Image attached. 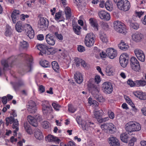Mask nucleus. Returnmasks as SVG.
Listing matches in <instances>:
<instances>
[{
	"instance_id": "f257e3e1",
	"label": "nucleus",
	"mask_w": 146,
	"mask_h": 146,
	"mask_svg": "<svg viewBox=\"0 0 146 146\" xmlns=\"http://www.w3.org/2000/svg\"><path fill=\"white\" fill-rule=\"evenodd\" d=\"M15 59L14 56L10 57L7 59H3L1 61V65L3 66V70L0 67V76L5 73V71L7 70L9 67L11 66V65Z\"/></svg>"
},
{
	"instance_id": "f03ea898",
	"label": "nucleus",
	"mask_w": 146,
	"mask_h": 146,
	"mask_svg": "<svg viewBox=\"0 0 146 146\" xmlns=\"http://www.w3.org/2000/svg\"><path fill=\"white\" fill-rule=\"evenodd\" d=\"M141 127L140 124L136 121H130L125 125V129L130 132L139 131L141 130Z\"/></svg>"
},
{
	"instance_id": "7ed1b4c3",
	"label": "nucleus",
	"mask_w": 146,
	"mask_h": 146,
	"mask_svg": "<svg viewBox=\"0 0 146 146\" xmlns=\"http://www.w3.org/2000/svg\"><path fill=\"white\" fill-rule=\"evenodd\" d=\"M76 120L77 123L81 125L82 128L84 132L88 131L89 127H92L91 125L94 124L93 123L90 122L89 121L82 120L80 116L77 117Z\"/></svg>"
},
{
	"instance_id": "20e7f679",
	"label": "nucleus",
	"mask_w": 146,
	"mask_h": 146,
	"mask_svg": "<svg viewBox=\"0 0 146 146\" xmlns=\"http://www.w3.org/2000/svg\"><path fill=\"white\" fill-rule=\"evenodd\" d=\"M5 120L6 124L7 126H8L9 123L11 124L13 123L12 127L13 129H15L13 131V135L14 136L17 135V132L19 130V123L17 119H15L13 117H11L6 118Z\"/></svg>"
},
{
	"instance_id": "39448f33",
	"label": "nucleus",
	"mask_w": 146,
	"mask_h": 146,
	"mask_svg": "<svg viewBox=\"0 0 146 146\" xmlns=\"http://www.w3.org/2000/svg\"><path fill=\"white\" fill-rule=\"evenodd\" d=\"M95 38V36L93 33H90L87 34L84 39L85 44L88 47H91L94 44Z\"/></svg>"
},
{
	"instance_id": "423d86ee",
	"label": "nucleus",
	"mask_w": 146,
	"mask_h": 146,
	"mask_svg": "<svg viewBox=\"0 0 146 146\" xmlns=\"http://www.w3.org/2000/svg\"><path fill=\"white\" fill-rule=\"evenodd\" d=\"M114 27L117 32L125 34L127 31L124 24L119 21H114L113 23Z\"/></svg>"
},
{
	"instance_id": "0eeeda50",
	"label": "nucleus",
	"mask_w": 146,
	"mask_h": 146,
	"mask_svg": "<svg viewBox=\"0 0 146 146\" xmlns=\"http://www.w3.org/2000/svg\"><path fill=\"white\" fill-rule=\"evenodd\" d=\"M117 5L118 9L125 11H128L130 7V3L127 0H121Z\"/></svg>"
},
{
	"instance_id": "6e6552de",
	"label": "nucleus",
	"mask_w": 146,
	"mask_h": 146,
	"mask_svg": "<svg viewBox=\"0 0 146 146\" xmlns=\"http://www.w3.org/2000/svg\"><path fill=\"white\" fill-rule=\"evenodd\" d=\"M102 89L103 92L106 94H110L113 90L112 84L108 82H104L102 85Z\"/></svg>"
},
{
	"instance_id": "1a4fd4ad",
	"label": "nucleus",
	"mask_w": 146,
	"mask_h": 146,
	"mask_svg": "<svg viewBox=\"0 0 146 146\" xmlns=\"http://www.w3.org/2000/svg\"><path fill=\"white\" fill-rule=\"evenodd\" d=\"M101 127L103 130H107L111 133H114L116 130L114 125L111 123H104L101 125Z\"/></svg>"
},
{
	"instance_id": "9d476101",
	"label": "nucleus",
	"mask_w": 146,
	"mask_h": 146,
	"mask_svg": "<svg viewBox=\"0 0 146 146\" xmlns=\"http://www.w3.org/2000/svg\"><path fill=\"white\" fill-rule=\"evenodd\" d=\"M48 21L45 18L40 17L38 22V27L41 30H45L48 26Z\"/></svg>"
},
{
	"instance_id": "9b49d317",
	"label": "nucleus",
	"mask_w": 146,
	"mask_h": 146,
	"mask_svg": "<svg viewBox=\"0 0 146 146\" xmlns=\"http://www.w3.org/2000/svg\"><path fill=\"white\" fill-rule=\"evenodd\" d=\"M131 65L132 69L135 71H139L140 67L137 59L134 57H131L130 59Z\"/></svg>"
},
{
	"instance_id": "f8f14e48",
	"label": "nucleus",
	"mask_w": 146,
	"mask_h": 146,
	"mask_svg": "<svg viewBox=\"0 0 146 146\" xmlns=\"http://www.w3.org/2000/svg\"><path fill=\"white\" fill-rule=\"evenodd\" d=\"M28 104L27 108L28 111L31 113H35L37 110L35 102L32 100H30L28 102Z\"/></svg>"
},
{
	"instance_id": "ddd939ff",
	"label": "nucleus",
	"mask_w": 146,
	"mask_h": 146,
	"mask_svg": "<svg viewBox=\"0 0 146 146\" xmlns=\"http://www.w3.org/2000/svg\"><path fill=\"white\" fill-rule=\"evenodd\" d=\"M128 56L126 53H124L121 54L120 56L119 61L121 65L123 68L127 66L128 64Z\"/></svg>"
},
{
	"instance_id": "4468645a",
	"label": "nucleus",
	"mask_w": 146,
	"mask_h": 146,
	"mask_svg": "<svg viewBox=\"0 0 146 146\" xmlns=\"http://www.w3.org/2000/svg\"><path fill=\"white\" fill-rule=\"evenodd\" d=\"M25 28L28 36L31 39L33 38L34 36V32L31 26L29 24H25Z\"/></svg>"
},
{
	"instance_id": "2eb2a0df",
	"label": "nucleus",
	"mask_w": 146,
	"mask_h": 146,
	"mask_svg": "<svg viewBox=\"0 0 146 146\" xmlns=\"http://www.w3.org/2000/svg\"><path fill=\"white\" fill-rule=\"evenodd\" d=\"M11 84L12 85L13 88L16 91L18 90L19 87L24 86L25 85V82L22 79L19 80L16 82H11Z\"/></svg>"
},
{
	"instance_id": "dca6fc26",
	"label": "nucleus",
	"mask_w": 146,
	"mask_h": 146,
	"mask_svg": "<svg viewBox=\"0 0 146 146\" xmlns=\"http://www.w3.org/2000/svg\"><path fill=\"white\" fill-rule=\"evenodd\" d=\"M88 86L89 91L94 95L98 93L99 91V87L98 86L90 83L88 84Z\"/></svg>"
},
{
	"instance_id": "f3484780",
	"label": "nucleus",
	"mask_w": 146,
	"mask_h": 146,
	"mask_svg": "<svg viewBox=\"0 0 146 146\" xmlns=\"http://www.w3.org/2000/svg\"><path fill=\"white\" fill-rule=\"evenodd\" d=\"M98 15L99 17L104 20L108 21L110 19V14L105 11L102 10L99 12Z\"/></svg>"
},
{
	"instance_id": "a211bd4d",
	"label": "nucleus",
	"mask_w": 146,
	"mask_h": 146,
	"mask_svg": "<svg viewBox=\"0 0 146 146\" xmlns=\"http://www.w3.org/2000/svg\"><path fill=\"white\" fill-rule=\"evenodd\" d=\"M134 52L135 55L139 60L142 62L144 61L145 59V56L142 50L137 49L135 50Z\"/></svg>"
},
{
	"instance_id": "6ab92c4d",
	"label": "nucleus",
	"mask_w": 146,
	"mask_h": 146,
	"mask_svg": "<svg viewBox=\"0 0 146 146\" xmlns=\"http://www.w3.org/2000/svg\"><path fill=\"white\" fill-rule=\"evenodd\" d=\"M106 53L109 58L113 59L117 55V52L116 50L111 48H109L106 50Z\"/></svg>"
},
{
	"instance_id": "aec40b11",
	"label": "nucleus",
	"mask_w": 146,
	"mask_h": 146,
	"mask_svg": "<svg viewBox=\"0 0 146 146\" xmlns=\"http://www.w3.org/2000/svg\"><path fill=\"white\" fill-rule=\"evenodd\" d=\"M108 142L111 146H119L118 140L115 137H111L109 138Z\"/></svg>"
},
{
	"instance_id": "412c9836",
	"label": "nucleus",
	"mask_w": 146,
	"mask_h": 146,
	"mask_svg": "<svg viewBox=\"0 0 146 146\" xmlns=\"http://www.w3.org/2000/svg\"><path fill=\"white\" fill-rule=\"evenodd\" d=\"M20 12L19 11L15 10L13 11L11 15L12 20L13 23H15L19 19Z\"/></svg>"
},
{
	"instance_id": "4be33fe9",
	"label": "nucleus",
	"mask_w": 146,
	"mask_h": 146,
	"mask_svg": "<svg viewBox=\"0 0 146 146\" xmlns=\"http://www.w3.org/2000/svg\"><path fill=\"white\" fill-rule=\"evenodd\" d=\"M131 37L133 41L137 42L141 40L143 37V35L140 33H136L132 35Z\"/></svg>"
},
{
	"instance_id": "5701e85b",
	"label": "nucleus",
	"mask_w": 146,
	"mask_h": 146,
	"mask_svg": "<svg viewBox=\"0 0 146 146\" xmlns=\"http://www.w3.org/2000/svg\"><path fill=\"white\" fill-rule=\"evenodd\" d=\"M46 41L47 43L49 45L53 46L55 44V41L53 36L51 34H48L46 36Z\"/></svg>"
},
{
	"instance_id": "b1692460",
	"label": "nucleus",
	"mask_w": 146,
	"mask_h": 146,
	"mask_svg": "<svg viewBox=\"0 0 146 146\" xmlns=\"http://www.w3.org/2000/svg\"><path fill=\"white\" fill-rule=\"evenodd\" d=\"M45 140L48 142H55L58 143H59L60 141V139L57 137H54L51 135H48L46 137Z\"/></svg>"
},
{
	"instance_id": "393cba45",
	"label": "nucleus",
	"mask_w": 146,
	"mask_h": 146,
	"mask_svg": "<svg viewBox=\"0 0 146 146\" xmlns=\"http://www.w3.org/2000/svg\"><path fill=\"white\" fill-rule=\"evenodd\" d=\"M27 119L29 123L32 125L36 127L38 126V124L37 121L31 115L28 116L27 117Z\"/></svg>"
},
{
	"instance_id": "a878e982",
	"label": "nucleus",
	"mask_w": 146,
	"mask_h": 146,
	"mask_svg": "<svg viewBox=\"0 0 146 146\" xmlns=\"http://www.w3.org/2000/svg\"><path fill=\"white\" fill-rule=\"evenodd\" d=\"M37 48L40 51L39 53V55H42L41 52L43 54H45L46 50H47V46L44 44H38L37 45Z\"/></svg>"
},
{
	"instance_id": "bb28decb",
	"label": "nucleus",
	"mask_w": 146,
	"mask_h": 146,
	"mask_svg": "<svg viewBox=\"0 0 146 146\" xmlns=\"http://www.w3.org/2000/svg\"><path fill=\"white\" fill-rule=\"evenodd\" d=\"M74 77L77 82L78 84L81 83L83 81V77L82 74L79 72L76 73L74 75Z\"/></svg>"
},
{
	"instance_id": "cd10ccee",
	"label": "nucleus",
	"mask_w": 146,
	"mask_h": 146,
	"mask_svg": "<svg viewBox=\"0 0 146 146\" xmlns=\"http://www.w3.org/2000/svg\"><path fill=\"white\" fill-rule=\"evenodd\" d=\"M25 28L24 25L21 21L18 22L15 25V29L16 31L18 32H21Z\"/></svg>"
},
{
	"instance_id": "c85d7f7f",
	"label": "nucleus",
	"mask_w": 146,
	"mask_h": 146,
	"mask_svg": "<svg viewBox=\"0 0 146 146\" xmlns=\"http://www.w3.org/2000/svg\"><path fill=\"white\" fill-rule=\"evenodd\" d=\"M115 71L114 68L111 65H109L106 68V72L107 75L109 76L113 75Z\"/></svg>"
},
{
	"instance_id": "c756f323",
	"label": "nucleus",
	"mask_w": 146,
	"mask_h": 146,
	"mask_svg": "<svg viewBox=\"0 0 146 146\" xmlns=\"http://www.w3.org/2000/svg\"><path fill=\"white\" fill-rule=\"evenodd\" d=\"M34 135L36 138L39 140H41L43 138V136L40 130L38 129L35 130Z\"/></svg>"
},
{
	"instance_id": "7c9ffc66",
	"label": "nucleus",
	"mask_w": 146,
	"mask_h": 146,
	"mask_svg": "<svg viewBox=\"0 0 146 146\" xmlns=\"http://www.w3.org/2000/svg\"><path fill=\"white\" fill-rule=\"evenodd\" d=\"M23 56L26 57L27 59V65L29 68L31 69L33 61L32 58L30 56L25 54H23Z\"/></svg>"
},
{
	"instance_id": "2f4dec72",
	"label": "nucleus",
	"mask_w": 146,
	"mask_h": 146,
	"mask_svg": "<svg viewBox=\"0 0 146 146\" xmlns=\"http://www.w3.org/2000/svg\"><path fill=\"white\" fill-rule=\"evenodd\" d=\"M64 12L66 19H69L71 18L72 15L71 11L70 8L68 7H65Z\"/></svg>"
},
{
	"instance_id": "473e14b6",
	"label": "nucleus",
	"mask_w": 146,
	"mask_h": 146,
	"mask_svg": "<svg viewBox=\"0 0 146 146\" xmlns=\"http://www.w3.org/2000/svg\"><path fill=\"white\" fill-rule=\"evenodd\" d=\"M89 21L90 23L94 28L95 30L98 31V25L95 20L92 18H91Z\"/></svg>"
},
{
	"instance_id": "72a5a7b5",
	"label": "nucleus",
	"mask_w": 146,
	"mask_h": 146,
	"mask_svg": "<svg viewBox=\"0 0 146 146\" xmlns=\"http://www.w3.org/2000/svg\"><path fill=\"white\" fill-rule=\"evenodd\" d=\"M42 111L44 115H47L51 113L52 110V108L51 106H49L45 107H42Z\"/></svg>"
},
{
	"instance_id": "f704fd0d",
	"label": "nucleus",
	"mask_w": 146,
	"mask_h": 146,
	"mask_svg": "<svg viewBox=\"0 0 146 146\" xmlns=\"http://www.w3.org/2000/svg\"><path fill=\"white\" fill-rule=\"evenodd\" d=\"M102 110L94 111V117L97 120L98 122L102 117L101 113H102Z\"/></svg>"
},
{
	"instance_id": "c9c22d12",
	"label": "nucleus",
	"mask_w": 146,
	"mask_h": 146,
	"mask_svg": "<svg viewBox=\"0 0 146 146\" xmlns=\"http://www.w3.org/2000/svg\"><path fill=\"white\" fill-rule=\"evenodd\" d=\"M119 48L123 51H125L127 49L129 46L127 44L125 43L124 42H121L118 45Z\"/></svg>"
},
{
	"instance_id": "e433bc0d",
	"label": "nucleus",
	"mask_w": 146,
	"mask_h": 146,
	"mask_svg": "<svg viewBox=\"0 0 146 146\" xmlns=\"http://www.w3.org/2000/svg\"><path fill=\"white\" fill-rule=\"evenodd\" d=\"M52 66L53 69L56 72H59L60 67L57 62L54 61L52 62Z\"/></svg>"
},
{
	"instance_id": "4c0bfd02",
	"label": "nucleus",
	"mask_w": 146,
	"mask_h": 146,
	"mask_svg": "<svg viewBox=\"0 0 146 146\" xmlns=\"http://www.w3.org/2000/svg\"><path fill=\"white\" fill-rule=\"evenodd\" d=\"M146 85V82L145 80H140L135 81V86L137 87H143Z\"/></svg>"
},
{
	"instance_id": "58836bf2",
	"label": "nucleus",
	"mask_w": 146,
	"mask_h": 146,
	"mask_svg": "<svg viewBox=\"0 0 146 146\" xmlns=\"http://www.w3.org/2000/svg\"><path fill=\"white\" fill-rule=\"evenodd\" d=\"M24 127L25 131L29 134L31 135L33 133L32 130L30 125L27 123H24Z\"/></svg>"
},
{
	"instance_id": "ea45409f",
	"label": "nucleus",
	"mask_w": 146,
	"mask_h": 146,
	"mask_svg": "<svg viewBox=\"0 0 146 146\" xmlns=\"http://www.w3.org/2000/svg\"><path fill=\"white\" fill-rule=\"evenodd\" d=\"M128 138V135L126 133H123L121 134V139L124 142L127 143Z\"/></svg>"
},
{
	"instance_id": "a19ab883",
	"label": "nucleus",
	"mask_w": 146,
	"mask_h": 146,
	"mask_svg": "<svg viewBox=\"0 0 146 146\" xmlns=\"http://www.w3.org/2000/svg\"><path fill=\"white\" fill-rule=\"evenodd\" d=\"M100 39L103 42H106L108 41V39L106 34L103 31H101L100 33Z\"/></svg>"
},
{
	"instance_id": "79ce46f5",
	"label": "nucleus",
	"mask_w": 146,
	"mask_h": 146,
	"mask_svg": "<svg viewBox=\"0 0 146 146\" xmlns=\"http://www.w3.org/2000/svg\"><path fill=\"white\" fill-rule=\"evenodd\" d=\"M61 11H59L56 13L55 19L58 22L64 21V18H62L61 17Z\"/></svg>"
},
{
	"instance_id": "37998d69",
	"label": "nucleus",
	"mask_w": 146,
	"mask_h": 146,
	"mask_svg": "<svg viewBox=\"0 0 146 146\" xmlns=\"http://www.w3.org/2000/svg\"><path fill=\"white\" fill-rule=\"evenodd\" d=\"M94 98L100 102H102L104 101V99L102 96L101 94H97L94 95Z\"/></svg>"
},
{
	"instance_id": "c03bdc74",
	"label": "nucleus",
	"mask_w": 146,
	"mask_h": 146,
	"mask_svg": "<svg viewBox=\"0 0 146 146\" xmlns=\"http://www.w3.org/2000/svg\"><path fill=\"white\" fill-rule=\"evenodd\" d=\"M128 23L129 24L130 27L134 29H137L139 28V25L137 23H133L129 21Z\"/></svg>"
},
{
	"instance_id": "a18cd8bd",
	"label": "nucleus",
	"mask_w": 146,
	"mask_h": 146,
	"mask_svg": "<svg viewBox=\"0 0 146 146\" xmlns=\"http://www.w3.org/2000/svg\"><path fill=\"white\" fill-rule=\"evenodd\" d=\"M20 46L24 49H27L29 46L28 43L24 40L20 42Z\"/></svg>"
},
{
	"instance_id": "49530a36",
	"label": "nucleus",
	"mask_w": 146,
	"mask_h": 146,
	"mask_svg": "<svg viewBox=\"0 0 146 146\" xmlns=\"http://www.w3.org/2000/svg\"><path fill=\"white\" fill-rule=\"evenodd\" d=\"M106 9L108 11H111L113 9L112 5L110 3L109 1H107L105 4Z\"/></svg>"
},
{
	"instance_id": "de8ad7c7",
	"label": "nucleus",
	"mask_w": 146,
	"mask_h": 146,
	"mask_svg": "<svg viewBox=\"0 0 146 146\" xmlns=\"http://www.w3.org/2000/svg\"><path fill=\"white\" fill-rule=\"evenodd\" d=\"M81 29V27L77 25L73 27V30L74 32L78 35H79L80 33V30Z\"/></svg>"
},
{
	"instance_id": "09e8293b",
	"label": "nucleus",
	"mask_w": 146,
	"mask_h": 146,
	"mask_svg": "<svg viewBox=\"0 0 146 146\" xmlns=\"http://www.w3.org/2000/svg\"><path fill=\"white\" fill-rule=\"evenodd\" d=\"M40 63L41 65L43 67L47 68L50 66V64L49 62L46 60L41 61Z\"/></svg>"
},
{
	"instance_id": "8fccbe9b",
	"label": "nucleus",
	"mask_w": 146,
	"mask_h": 146,
	"mask_svg": "<svg viewBox=\"0 0 146 146\" xmlns=\"http://www.w3.org/2000/svg\"><path fill=\"white\" fill-rule=\"evenodd\" d=\"M7 30L5 33V35L7 36H9L11 34L12 29L9 26L7 27Z\"/></svg>"
},
{
	"instance_id": "3c124183",
	"label": "nucleus",
	"mask_w": 146,
	"mask_h": 146,
	"mask_svg": "<svg viewBox=\"0 0 146 146\" xmlns=\"http://www.w3.org/2000/svg\"><path fill=\"white\" fill-rule=\"evenodd\" d=\"M52 105L54 110L56 111H59L60 110V108L61 107L60 105L54 102L53 103Z\"/></svg>"
},
{
	"instance_id": "603ef678",
	"label": "nucleus",
	"mask_w": 146,
	"mask_h": 146,
	"mask_svg": "<svg viewBox=\"0 0 146 146\" xmlns=\"http://www.w3.org/2000/svg\"><path fill=\"white\" fill-rule=\"evenodd\" d=\"M124 98L127 102L132 107L134 106V104L131 101V100L127 96H125Z\"/></svg>"
},
{
	"instance_id": "864d4df0",
	"label": "nucleus",
	"mask_w": 146,
	"mask_h": 146,
	"mask_svg": "<svg viewBox=\"0 0 146 146\" xmlns=\"http://www.w3.org/2000/svg\"><path fill=\"white\" fill-rule=\"evenodd\" d=\"M68 111L71 113H74L76 110V108L71 105H68Z\"/></svg>"
},
{
	"instance_id": "5fc2aeb1",
	"label": "nucleus",
	"mask_w": 146,
	"mask_h": 146,
	"mask_svg": "<svg viewBox=\"0 0 146 146\" xmlns=\"http://www.w3.org/2000/svg\"><path fill=\"white\" fill-rule=\"evenodd\" d=\"M109 117L111 119H113L115 117V115L113 112L111 110H109L108 112Z\"/></svg>"
},
{
	"instance_id": "6e6d98bb",
	"label": "nucleus",
	"mask_w": 146,
	"mask_h": 146,
	"mask_svg": "<svg viewBox=\"0 0 146 146\" xmlns=\"http://www.w3.org/2000/svg\"><path fill=\"white\" fill-rule=\"evenodd\" d=\"M82 60L78 58H75L74 59L75 62L77 67H78L80 66V64H81Z\"/></svg>"
},
{
	"instance_id": "4d7b16f0",
	"label": "nucleus",
	"mask_w": 146,
	"mask_h": 146,
	"mask_svg": "<svg viewBox=\"0 0 146 146\" xmlns=\"http://www.w3.org/2000/svg\"><path fill=\"white\" fill-rule=\"evenodd\" d=\"M54 35L58 39L60 40H63V37L61 34H58L57 32H55L54 33Z\"/></svg>"
},
{
	"instance_id": "13d9d810",
	"label": "nucleus",
	"mask_w": 146,
	"mask_h": 146,
	"mask_svg": "<svg viewBox=\"0 0 146 146\" xmlns=\"http://www.w3.org/2000/svg\"><path fill=\"white\" fill-rule=\"evenodd\" d=\"M48 50L50 54H53L57 52V49L52 48H49Z\"/></svg>"
},
{
	"instance_id": "bf43d9fd",
	"label": "nucleus",
	"mask_w": 146,
	"mask_h": 146,
	"mask_svg": "<svg viewBox=\"0 0 146 146\" xmlns=\"http://www.w3.org/2000/svg\"><path fill=\"white\" fill-rule=\"evenodd\" d=\"M134 95L140 99L141 94H142V91H137L133 93Z\"/></svg>"
},
{
	"instance_id": "052dcab7",
	"label": "nucleus",
	"mask_w": 146,
	"mask_h": 146,
	"mask_svg": "<svg viewBox=\"0 0 146 146\" xmlns=\"http://www.w3.org/2000/svg\"><path fill=\"white\" fill-rule=\"evenodd\" d=\"M98 103L95 100H93L92 102V104H91V105H92V106L93 107L95 108V110H97L98 108Z\"/></svg>"
},
{
	"instance_id": "680f3d73",
	"label": "nucleus",
	"mask_w": 146,
	"mask_h": 146,
	"mask_svg": "<svg viewBox=\"0 0 146 146\" xmlns=\"http://www.w3.org/2000/svg\"><path fill=\"white\" fill-rule=\"evenodd\" d=\"M42 125L43 127L45 129H47L49 127V123L46 121H43L42 123Z\"/></svg>"
},
{
	"instance_id": "e2e57ef3",
	"label": "nucleus",
	"mask_w": 146,
	"mask_h": 146,
	"mask_svg": "<svg viewBox=\"0 0 146 146\" xmlns=\"http://www.w3.org/2000/svg\"><path fill=\"white\" fill-rule=\"evenodd\" d=\"M77 48L78 51L80 52H83L85 50V47L81 45H79L78 46Z\"/></svg>"
},
{
	"instance_id": "0e129e2a",
	"label": "nucleus",
	"mask_w": 146,
	"mask_h": 146,
	"mask_svg": "<svg viewBox=\"0 0 146 146\" xmlns=\"http://www.w3.org/2000/svg\"><path fill=\"white\" fill-rule=\"evenodd\" d=\"M109 120V117H105L104 118H102V117L99 122L100 123L105 122L108 121Z\"/></svg>"
},
{
	"instance_id": "69168bd1",
	"label": "nucleus",
	"mask_w": 146,
	"mask_h": 146,
	"mask_svg": "<svg viewBox=\"0 0 146 146\" xmlns=\"http://www.w3.org/2000/svg\"><path fill=\"white\" fill-rule=\"evenodd\" d=\"M144 12L142 11H136L135 15L137 17L140 18L144 14Z\"/></svg>"
},
{
	"instance_id": "338daca9",
	"label": "nucleus",
	"mask_w": 146,
	"mask_h": 146,
	"mask_svg": "<svg viewBox=\"0 0 146 146\" xmlns=\"http://www.w3.org/2000/svg\"><path fill=\"white\" fill-rule=\"evenodd\" d=\"M128 85H130L131 87H133L135 86V82H134L131 80H129L127 82Z\"/></svg>"
},
{
	"instance_id": "774afa93",
	"label": "nucleus",
	"mask_w": 146,
	"mask_h": 146,
	"mask_svg": "<svg viewBox=\"0 0 146 146\" xmlns=\"http://www.w3.org/2000/svg\"><path fill=\"white\" fill-rule=\"evenodd\" d=\"M94 80L95 82L97 84L99 83L101 81L100 77V76L98 75L95 76Z\"/></svg>"
}]
</instances>
